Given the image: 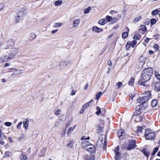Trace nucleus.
Masks as SVG:
<instances>
[{"instance_id": "obj_1", "label": "nucleus", "mask_w": 160, "mask_h": 160, "mask_svg": "<svg viewBox=\"0 0 160 160\" xmlns=\"http://www.w3.org/2000/svg\"><path fill=\"white\" fill-rule=\"evenodd\" d=\"M153 73V69L152 68H145L142 71L141 80L142 85L144 86H148V85L144 84V83L147 82L150 80Z\"/></svg>"}, {"instance_id": "obj_2", "label": "nucleus", "mask_w": 160, "mask_h": 160, "mask_svg": "<svg viewBox=\"0 0 160 160\" xmlns=\"http://www.w3.org/2000/svg\"><path fill=\"white\" fill-rule=\"evenodd\" d=\"M146 96L138 98L137 99V102L142 104V106L144 103H145L148 101V99L151 98V93L149 91H147L145 92Z\"/></svg>"}, {"instance_id": "obj_3", "label": "nucleus", "mask_w": 160, "mask_h": 160, "mask_svg": "<svg viewBox=\"0 0 160 160\" xmlns=\"http://www.w3.org/2000/svg\"><path fill=\"white\" fill-rule=\"evenodd\" d=\"M145 137L147 140H153L155 137V132L150 129H147L145 132Z\"/></svg>"}, {"instance_id": "obj_4", "label": "nucleus", "mask_w": 160, "mask_h": 160, "mask_svg": "<svg viewBox=\"0 0 160 160\" xmlns=\"http://www.w3.org/2000/svg\"><path fill=\"white\" fill-rule=\"evenodd\" d=\"M90 138L88 137L87 138H85L84 136L82 137L81 140L82 141V148L85 150H87L88 147H89L91 143L89 141L87 140H89Z\"/></svg>"}, {"instance_id": "obj_5", "label": "nucleus", "mask_w": 160, "mask_h": 160, "mask_svg": "<svg viewBox=\"0 0 160 160\" xmlns=\"http://www.w3.org/2000/svg\"><path fill=\"white\" fill-rule=\"evenodd\" d=\"M18 52V49L17 48H12L9 51L8 58L9 59L12 58L15 56Z\"/></svg>"}, {"instance_id": "obj_6", "label": "nucleus", "mask_w": 160, "mask_h": 160, "mask_svg": "<svg viewBox=\"0 0 160 160\" xmlns=\"http://www.w3.org/2000/svg\"><path fill=\"white\" fill-rule=\"evenodd\" d=\"M143 109L142 107V104H140L137 106L136 108V110L133 115V117L138 115H140L141 112V110H143Z\"/></svg>"}, {"instance_id": "obj_7", "label": "nucleus", "mask_w": 160, "mask_h": 160, "mask_svg": "<svg viewBox=\"0 0 160 160\" xmlns=\"http://www.w3.org/2000/svg\"><path fill=\"white\" fill-rule=\"evenodd\" d=\"M136 147V145L135 142V141L131 140L129 141L128 145L127 147V148L128 150H130L134 149Z\"/></svg>"}, {"instance_id": "obj_8", "label": "nucleus", "mask_w": 160, "mask_h": 160, "mask_svg": "<svg viewBox=\"0 0 160 160\" xmlns=\"http://www.w3.org/2000/svg\"><path fill=\"white\" fill-rule=\"evenodd\" d=\"M98 140L103 143L104 148H106L107 142H106V139L104 135H101L99 137Z\"/></svg>"}, {"instance_id": "obj_9", "label": "nucleus", "mask_w": 160, "mask_h": 160, "mask_svg": "<svg viewBox=\"0 0 160 160\" xmlns=\"http://www.w3.org/2000/svg\"><path fill=\"white\" fill-rule=\"evenodd\" d=\"M144 117L143 114H141L140 115H138L134 116V117H132V118L134 119L135 121L137 122H140L142 121Z\"/></svg>"}, {"instance_id": "obj_10", "label": "nucleus", "mask_w": 160, "mask_h": 160, "mask_svg": "<svg viewBox=\"0 0 160 160\" xmlns=\"http://www.w3.org/2000/svg\"><path fill=\"white\" fill-rule=\"evenodd\" d=\"M106 18L108 22H111L112 24L114 23L117 20L116 18H112L111 17L109 16H107Z\"/></svg>"}, {"instance_id": "obj_11", "label": "nucleus", "mask_w": 160, "mask_h": 160, "mask_svg": "<svg viewBox=\"0 0 160 160\" xmlns=\"http://www.w3.org/2000/svg\"><path fill=\"white\" fill-rule=\"evenodd\" d=\"M87 150H85L86 151H88L90 153H93L95 152V148L94 146L91 144L89 145V147H88Z\"/></svg>"}, {"instance_id": "obj_12", "label": "nucleus", "mask_w": 160, "mask_h": 160, "mask_svg": "<svg viewBox=\"0 0 160 160\" xmlns=\"http://www.w3.org/2000/svg\"><path fill=\"white\" fill-rule=\"evenodd\" d=\"M92 99L88 102L84 104L82 106V109L83 110L86 109L90 106V105L92 103Z\"/></svg>"}, {"instance_id": "obj_13", "label": "nucleus", "mask_w": 160, "mask_h": 160, "mask_svg": "<svg viewBox=\"0 0 160 160\" xmlns=\"http://www.w3.org/2000/svg\"><path fill=\"white\" fill-rule=\"evenodd\" d=\"M80 20L77 19L74 20L73 22V27L74 28H77L80 24Z\"/></svg>"}, {"instance_id": "obj_14", "label": "nucleus", "mask_w": 160, "mask_h": 160, "mask_svg": "<svg viewBox=\"0 0 160 160\" xmlns=\"http://www.w3.org/2000/svg\"><path fill=\"white\" fill-rule=\"evenodd\" d=\"M23 127L25 129H27L28 127L29 121L28 119H26L23 122Z\"/></svg>"}, {"instance_id": "obj_15", "label": "nucleus", "mask_w": 160, "mask_h": 160, "mask_svg": "<svg viewBox=\"0 0 160 160\" xmlns=\"http://www.w3.org/2000/svg\"><path fill=\"white\" fill-rule=\"evenodd\" d=\"M76 127V125H75L73 127H70L69 128L67 132V135L68 136L71 134Z\"/></svg>"}, {"instance_id": "obj_16", "label": "nucleus", "mask_w": 160, "mask_h": 160, "mask_svg": "<svg viewBox=\"0 0 160 160\" xmlns=\"http://www.w3.org/2000/svg\"><path fill=\"white\" fill-rule=\"evenodd\" d=\"M13 73V75H17L18 74H21L22 73L23 71L22 70L16 69H15Z\"/></svg>"}, {"instance_id": "obj_17", "label": "nucleus", "mask_w": 160, "mask_h": 160, "mask_svg": "<svg viewBox=\"0 0 160 160\" xmlns=\"http://www.w3.org/2000/svg\"><path fill=\"white\" fill-rule=\"evenodd\" d=\"M142 152L143 154L147 157H148L149 155L150 151L148 149H144L142 150Z\"/></svg>"}, {"instance_id": "obj_18", "label": "nucleus", "mask_w": 160, "mask_h": 160, "mask_svg": "<svg viewBox=\"0 0 160 160\" xmlns=\"http://www.w3.org/2000/svg\"><path fill=\"white\" fill-rule=\"evenodd\" d=\"M92 31L96 32H101L102 30L101 28H99L97 26H94L92 28Z\"/></svg>"}, {"instance_id": "obj_19", "label": "nucleus", "mask_w": 160, "mask_h": 160, "mask_svg": "<svg viewBox=\"0 0 160 160\" xmlns=\"http://www.w3.org/2000/svg\"><path fill=\"white\" fill-rule=\"evenodd\" d=\"M103 143L101 142V141L98 140L97 142V145L99 147H102L104 149L106 150V148H104V147Z\"/></svg>"}, {"instance_id": "obj_20", "label": "nucleus", "mask_w": 160, "mask_h": 160, "mask_svg": "<svg viewBox=\"0 0 160 160\" xmlns=\"http://www.w3.org/2000/svg\"><path fill=\"white\" fill-rule=\"evenodd\" d=\"M85 159L87 160H94V156L92 155H88L85 157Z\"/></svg>"}, {"instance_id": "obj_21", "label": "nucleus", "mask_w": 160, "mask_h": 160, "mask_svg": "<svg viewBox=\"0 0 160 160\" xmlns=\"http://www.w3.org/2000/svg\"><path fill=\"white\" fill-rule=\"evenodd\" d=\"M107 21L105 18H103L100 20L98 23L101 25H104L107 22Z\"/></svg>"}, {"instance_id": "obj_22", "label": "nucleus", "mask_w": 160, "mask_h": 160, "mask_svg": "<svg viewBox=\"0 0 160 160\" xmlns=\"http://www.w3.org/2000/svg\"><path fill=\"white\" fill-rule=\"evenodd\" d=\"M154 89L157 91H159L160 90V83L157 82L155 86Z\"/></svg>"}, {"instance_id": "obj_23", "label": "nucleus", "mask_w": 160, "mask_h": 160, "mask_svg": "<svg viewBox=\"0 0 160 160\" xmlns=\"http://www.w3.org/2000/svg\"><path fill=\"white\" fill-rule=\"evenodd\" d=\"M8 43L10 45L13 46L14 44L15 41L13 39L10 38L8 40Z\"/></svg>"}, {"instance_id": "obj_24", "label": "nucleus", "mask_w": 160, "mask_h": 160, "mask_svg": "<svg viewBox=\"0 0 160 160\" xmlns=\"http://www.w3.org/2000/svg\"><path fill=\"white\" fill-rule=\"evenodd\" d=\"M62 1L61 0L57 1L54 2V5L55 6H59L62 5Z\"/></svg>"}, {"instance_id": "obj_25", "label": "nucleus", "mask_w": 160, "mask_h": 160, "mask_svg": "<svg viewBox=\"0 0 160 160\" xmlns=\"http://www.w3.org/2000/svg\"><path fill=\"white\" fill-rule=\"evenodd\" d=\"M68 61H63L61 62L60 63V65L61 66V67H62V66H63V67L65 66H67L68 64Z\"/></svg>"}, {"instance_id": "obj_26", "label": "nucleus", "mask_w": 160, "mask_h": 160, "mask_svg": "<svg viewBox=\"0 0 160 160\" xmlns=\"http://www.w3.org/2000/svg\"><path fill=\"white\" fill-rule=\"evenodd\" d=\"M73 143L72 140L69 141H68L67 144L68 147L70 148H71L73 146Z\"/></svg>"}, {"instance_id": "obj_27", "label": "nucleus", "mask_w": 160, "mask_h": 160, "mask_svg": "<svg viewBox=\"0 0 160 160\" xmlns=\"http://www.w3.org/2000/svg\"><path fill=\"white\" fill-rule=\"evenodd\" d=\"M128 42L132 48H134L137 43V42L135 40L132 41V42Z\"/></svg>"}, {"instance_id": "obj_28", "label": "nucleus", "mask_w": 160, "mask_h": 160, "mask_svg": "<svg viewBox=\"0 0 160 160\" xmlns=\"http://www.w3.org/2000/svg\"><path fill=\"white\" fill-rule=\"evenodd\" d=\"M118 136L120 137H121L122 136H123L124 134V133L123 131L122 130H120L118 131Z\"/></svg>"}, {"instance_id": "obj_29", "label": "nucleus", "mask_w": 160, "mask_h": 160, "mask_svg": "<svg viewBox=\"0 0 160 160\" xmlns=\"http://www.w3.org/2000/svg\"><path fill=\"white\" fill-rule=\"evenodd\" d=\"M134 78H132L128 82L129 85L132 86L134 85Z\"/></svg>"}, {"instance_id": "obj_30", "label": "nucleus", "mask_w": 160, "mask_h": 160, "mask_svg": "<svg viewBox=\"0 0 160 160\" xmlns=\"http://www.w3.org/2000/svg\"><path fill=\"white\" fill-rule=\"evenodd\" d=\"M63 25L62 23H55L53 25V27L55 28L59 27Z\"/></svg>"}, {"instance_id": "obj_31", "label": "nucleus", "mask_w": 160, "mask_h": 160, "mask_svg": "<svg viewBox=\"0 0 160 160\" xmlns=\"http://www.w3.org/2000/svg\"><path fill=\"white\" fill-rule=\"evenodd\" d=\"M91 9V8L90 7H88L87 8L85 9L84 10V13L87 14L89 13Z\"/></svg>"}, {"instance_id": "obj_32", "label": "nucleus", "mask_w": 160, "mask_h": 160, "mask_svg": "<svg viewBox=\"0 0 160 160\" xmlns=\"http://www.w3.org/2000/svg\"><path fill=\"white\" fill-rule=\"evenodd\" d=\"M142 18V16L140 15L136 17L133 20L134 22H138L140 21Z\"/></svg>"}, {"instance_id": "obj_33", "label": "nucleus", "mask_w": 160, "mask_h": 160, "mask_svg": "<svg viewBox=\"0 0 160 160\" xmlns=\"http://www.w3.org/2000/svg\"><path fill=\"white\" fill-rule=\"evenodd\" d=\"M128 32H124L122 34V37L123 39H125L128 36Z\"/></svg>"}, {"instance_id": "obj_34", "label": "nucleus", "mask_w": 160, "mask_h": 160, "mask_svg": "<svg viewBox=\"0 0 160 160\" xmlns=\"http://www.w3.org/2000/svg\"><path fill=\"white\" fill-rule=\"evenodd\" d=\"M157 104V101L156 100H153L151 102V105L152 107L156 106Z\"/></svg>"}, {"instance_id": "obj_35", "label": "nucleus", "mask_w": 160, "mask_h": 160, "mask_svg": "<svg viewBox=\"0 0 160 160\" xmlns=\"http://www.w3.org/2000/svg\"><path fill=\"white\" fill-rule=\"evenodd\" d=\"M102 94V92H99L97 93L96 95V99L98 100L100 98L101 95Z\"/></svg>"}, {"instance_id": "obj_36", "label": "nucleus", "mask_w": 160, "mask_h": 160, "mask_svg": "<svg viewBox=\"0 0 160 160\" xmlns=\"http://www.w3.org/2000/svg\"><path fill=\"white\" fill-rule=\"evenodd\" d=\"M21 160H26L27 159V156L23 154H22L20 156Z\"/></svg>"}, {"instance_id": "obj_37", "label": "nucleus", "mask_w": 160, "mask_h": 160, "mask_svg": "<svg viewBox=\"0 0 160 160\" xmlns=\"http://www.w3.org/2000/svg\"><path fill=\"white\" fill-rule=\"evenodd\" d=\"M137 130H136V132L138 134L142 132V128L141 127H138Z\"/></svg>"}, {"instance_id": "obj_38", "label": "nucleus", "mask_w": 160, "mask_h": 160, "mask_svg": "<svg viewBox=\"0 0 160 160\" xmlns=\"http://www.w3.org/2000/svg\"><path fill=\"white\" fill-rule=\"evenodd\" d=\"M159 11L157 9H155V10H153L152 11L151 14L153 15H156L158 14Z\"/></svg>"}, {"instance_id": "obj_39", "label": "nucleus", "mask_w": 160, "mask_h": 160, "mask_svg": "<svg viewBox=\"0 0 160 160\" xmlns=\"http://www.w3.org/2000/svg\"><path fill=\"white\" fill-rule=\"evenodd\" d=\"M96 109L97 111L96 112V113L97 115H98L100 114L101 112L100 108L98 107H97Z\"/></svg>"}, {"instance_id": "obj_40", "label": "nucleus", "mask_w": 160, "mask_h": 160, "mask_svg": "<svg viewBox=\"0 0 160 160\" xmlns=\"http://www.w3.org/2000/svg\"><path fill=\"white\" fill-rule=\"evenodd\" d=\"M8 56H4L3 58H1L2 61L3 62H6L8 60H9L10 59H9L8 58Z\"/></svg>"}, {"instance_id": "obj_41", "label": "nucleus", "mask_w": 160, "mask_h": 160, "mask_svg": "<svg viewBox=\"0 0 160 160\" xmlns=\"http://www.w3.org/2000/svg\"><path fill=\"white\" fill-rule=\"evenodd\" d=\"M158 148L157 147L155 148L153 150V152L152 153V155H154L156 152L158 151Z\"/></svg>"}, {"instance_id": "obj_42", "label": "nucleus", "mask_w": 160, "mask_h": 160, "mask_svg": "<svg viewBox=\"0 0 160 160\" xmlns=\"http://www.w3.org/2000/svg\"><path fill=\"white\" fill-rule=\"evenodd\" d=\"M115 159L116 160H119L120 158H121V156H120V154L119 153H115Z\"/></svg>"}, {"instance_id": "obj_43", "label": "nucleus", "mask_w": 160, "mask_h": 160, "mask_svg": "<svg viewBox=\"0 0 160 160\" xmlns=\"http://www.w3.org/2000/svg\"><path fill=\"white\" fill-rule=\"evenodd\" d=\"M155 76L157 78V79L158 80L160 79V75L159 74V73L157 72H155Z\"/></svg>"}, {"instance_id": "obj_44", "label": "nucleus", "mask_w": 160, "mask_h": 160, "mask_svg": "<svg viewBox=\"0 0 160 160\" xmlns=\"http://www.w3.org/2000/svg\"><path fill=\"white\" fill-rule=\"evenodd\" d=\"M4 125L7 127H10L12 125V123L10 122H4Z\"/></svg>"}, {"instance_id": "obj_45", "label": "nucleus", "mask_w": 160, "mask_h": 160, "mask_svg": "<svg viewBox=\"0 0 160 160\" xmlns=\"http://www.w3.org/2000/svg\"><path fill=\"white\" fill-rule=\"evenodd\" d=\"M22 122H20L17 126V129H20L21 127V126L22 125Z\"/></svg>"}, {"instance_id": "obj_46", "label": "nucleus", "mask_w": 160, "mask_h": 160, "mask_svg": "<svg viewBox=\"0 0 160 160\" xmlns=\"http://www.w3.org/2000/svg\"><path fill=\"white\" fill-rule=\"evenodd\" d=\"M139 35H135L133 36V39L134 40L136 41L137 40H139Z\"/></svg>"}, {"instance_id": "obj_47", "label": "nucleus", "mask_w": 160, "mask_h": 160, "mask_svg": "<svg viewBox=\"0 0 160 160\" xmlns=\"http://www.w3.org/2000/svg\"><path fill=\"white\" fill-rule=\"evenodd\" d=\"M150 22L151 24L153 25L156 22V20L155 19H152L150 20Z\"/></svg>"}, {"instance_id": "obj_48", "label": "nucleus", "mask_w": 160, "mask_h": 160, "mask_svg": "<svg viewBox=\"0 0 160 160\" xmlns=\"http://www.w3.org/2000/svg\"><path fill=\"white\" fill-rule=\"evenodd\" d=\"M140 29L141 30H142V31H144L146 30V27L144 26V25H143L142 26H141V27L140 28Z\"/></svg>"}, {"instance_id": "obj_49", "label": "nucleus", "mask_w": 160, "mask_h": 160, "mask_svg": "<svg viewBox=\"0 0 160 160\" xmlns=\"http://www.w3.org/2000/svg\"><path fill=\"white\" fill-rule=\"evenodd\" d=\"M61 112V111L60 110L58 109L55 112V114L56 115L58 116V115H59L60 114Z\"/></svg>"}, {"instance_id": "obj_50", "label": "nucleus", "mask_w": 160, "mask_h": 160, "mask_svg": "<svg viewBox=\"0 0 160 160\" xmlns=\"http://www.w3.org/2000/svg\"><path fill=\"white\" fill-rule=\"evenodd\" d=\"M139 61L141 62H143L145 60V58L142 56L139 58Z\"/></svg>"}, {"instance_id": "obj_51", "label": "nucleus", "mask_w": 160, "mask_h": 160, "mask_svg": "<svg viewBox=\"0 0 160 160\" xmlns=\"http://www.w3.org/2000/svg\"><path fill=\"white\" fill-rule=\"evenodd\" d=\"M131 46V45L129 44V43L128 42H127L126 45V48L127 49H128Z\"/></svg>"}, {"instance_id": "obj_52", "label": "nucleus", "mask_w": 160, "mask_h": 160, "mask_svg": "<svg viewBox=\"0 0 160 160\" xmlns=\"http://www.w3.org/2000/svg\"><path fill=\"white\" fill-rule=\"evenodd\" d=\"M117 85H118V88H120L122 86V83L121 82H118L117 83Z\"/></svg>"}, {"instance_id": "obj_53", "label": "nucleus", "mask_w": 160, "mask_h": 160, "mask_svg": "<svg viewBox=\"0 0 160 160\" xmlns=\"http://www.w3.org/2000/svg\"><path fill=\"white\" fill-rule=\"evenodd\" d=\"M119 146H118L115 149V150L114 151L115 153H119Z\"/></svg>"}, {"instance_id": "obj_54", "label": "nucleus", "mask_w": 160, "mask_h": 160, "mask_svg": "<svg viewBox=\"0 0 160 160\" xmlns=\"http://www.w3.org/2000/svg\"><path fill=\"white\" fill-rule=\"evenodd\" d=\"M4 7V5L2 3H0V11L2 10Z\"/></svg>"}, {"instance_id": "obj_55", "label": "nucleus", "mask_w": 160, "mask_h": 160, "mask_svg": "<svg viewBox=\"0 0 160 160\" xmlns=\"http://www.w3.org/2000/svg\"><path fill=\"white\" fill-rule=\"evenodd\" d=\"M117 12L116 11H114V10H111L110 11V13H111L113 15L114 14L117 13Z\"/></svg>"}, {"instance_id": "obj_56", "label": "nucleus", "mask_w": 160, "mask_h": 160, "mask_svg": "<svg viewBox=\"0 0 160 160\" xmlns=\"http://www.w3.org/2000/svg\"><path fill=\"white\" fill-rule=\"evenodd\" d=\"M16 19L17 20V22H19L20 20V16H18L17 17H16Z\"/></svg>"}, {"instance_id": "obj_57", "label": "nucleus", "mask_w": 160, "mask_h": 160, "mask_svg": "<svg viewBox=\"0 0 160 160\" xmlns=\"http://www.w3.org/2000/svg\"><path fill=\"white\" fill-rule=\"evenodd\" d=\"M154 48L156 50H158V46L157 44H155L153 46Z\"/></svg>"}, {"instance_id": "obj_58", "label": "nucleus", "mask_w": 160, "mask_h": 160, "mask_svg": "<svg viewBox=\"0 0 160 160\" xmlns=\"http://www.w3.org/2000/svg\"><path fill=\"white\" fill-rule=\"evenodd\" d=\"M58 31V29L54 30H53L52 31V34H54V33H55L57 32Z\"/></svg>"}, {"instance_id": "obj_59", "label": "nucleus", "mask_w": 160, "mask_h": 160, "mask_svg": "<svg viewBox=\"0 0 160 160\" xmlns=\"http://www.w3.org/2000/svg\"><path fill=\"white\" fill-rule=\"evenodd\" d=\"M25 137V136L23 134H22L20 137L19 138V140H22L24 139Z\"/></svg>"}, {"instance_id": "obj_60", "label": "nucleus", "mask_w": 160, "mask_h": 160, "mask_svg": "<svg viewBox=\"0 0 160 160\" xmlns=\"http://www.w3.org/2000/svg\"><path fill=\"white\" fill-rule=\"evenodd\" d=\"M4 143V142L3 141V140L2 139H1L0 140V144L2 145H3Z\"/></svg>"}, {"instance_id": "obj_61", "label": "nucleus", "mask_w": 160, "mask_h": 160, "mask_svg": "<svg viewBox=\"0 0 160 160\" xmlns=\"http://www.w3.org/2000/svg\"><path fill=\"white\" fill-rule=\"evenodd\" d=\"M15 68H9L8 69V72H11L12 71L14 70Z\"/></svg>"}, {"instance_id": "obj_62", "label": "nucleus", "mask_w": 160, "mask_h": 160, "mask_svg": "<svg viewBox=\"0 0 160 160\" xmlns=\"http://www.w3.org/2000/svg\"><path fill=\"white\" fill-rule=\"evenodd\" d=\"M108 65L110 66H111L112 65V63L111 61H108Z\"/></svg>"}, {"instance_id": "obj_63", "label": "nucleus", "mask_w": 160, "mask_h": 160, "mask_svg": "<svg viewBox=\"0 0 160 160\" xmlns=\"http://www.w3.org/2000/svg\"><path fill=\"white\" fill-rule=\"evenodd\" d=\"M88 87V84H87L84 87V89L85 90H87Z\"/></svg>"}, {"instance_id": "obj_64", "label": "nucleus", "mask_w": 160, "mask_h": 160, "mask_svg": "<svg viewBox=\"0 0 160 160\" xmlns=\"http://www.w3.org/2000/svg\"><path fill=\"white\" fill-rule=\"evenodd\" d=\"M149 53L150 54H152L154 53V52L152 50H149Z\"/></svg>"}]
</instances>
